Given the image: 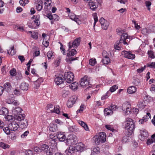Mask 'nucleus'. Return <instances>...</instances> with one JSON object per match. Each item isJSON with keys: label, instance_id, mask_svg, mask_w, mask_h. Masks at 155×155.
<instances>
[{"label": "nucleus", "instance_id": "f257e3e1", "mask_svg": "<svg viewBox=\"0 0 155 155\" xmlns=\"http://www.w3.org/2000/svg\"><path fill=\"white\" fill-rule=\"evenodd\" d=\"M124 124V128L128 133L127 135H131L135 128L134 121L130 118H127L126 119L125 121Z\"/></svg>", "mask_w": 155, "mask_h": 155}, {"label": "nucleus", "instance_id": "f03ea898", "mask_svg": "<svg viewBox=\"0 0 155 155\" xmlns=\"http://www.w3.org/2000/svg\"><path fill=\"white\" fill-rule=\"evenodd\" d=\"M130 36L129 37L127 33H123L121 35L120 39L119 41H117L114 45V48L115 50H120L121 47L119 45L120 43H123L124 45H128V39H130Z\"/></svg>", "mask_w": 155, "mask_h": 155}, {"label": "nucleus", "instance_id": "7ed1b4c3", "mask_svg": "<svg viewBox=\"0 0 155 155\" xmlns=\"http://www.w3.org/2000/svg\"><path fill=\"white\" fill-rule=\"evenodd\" d=\"M80 82L81 86L84 88H86V90L92 87L91 84H90L89 79L86 75L81 79Z\"/></svg>", "mask_w": 155, "mask_h": 155}, {"label": "nucleus", "instance_id": "20e7f679", "mask_svg": "<svg viewBox=\"0 0 155 155\" xmlns=\"http://www.w3.org/2000/svg\"><path fill=\"white\" fill-rule=\"evenodd\" d=\"M64 78L66 82L68 83H71L74 79V76L73 73L71 72H65L64 74Z\"/></svg>", "mask_w": 155, "mask_h": 155}, {"label": "nucleus", "instance_id": "39448f33", "mask_svg": "<svg viewBox=\"0 0 155 155\" xmlns=\"http://www.w3.org/2000/svg\"><path fill=\"white\" fill-rule=\"evenodd\" d=\"M131 105L128 103H124L122 106V110L126 115H129L131 113Z\"/></svg>", "mask_w": 155, "mask_h": 155}, {"label": "nucleus", "instance_id": "423d86ee", "mask_svg": "<svg viewBox=\"0 0 155 155\" xmlns=\"http://www.w3.org/2000/svg\"><path fill=\"white\" fill-rule=\"evenodd\" d=\"M76 140V136L73 134L68 135L65 140V142L68 145H74Z\"/></svg>", "mask_w": 155, "mask_h": 155}, {"label": "nucleus", "instance_id": "0eeeda50", "mask_svg": "<svg viewBox=\"0 0 155 155\" xmlns=\"http://www.w3.org/2000/svg\"><path fill=\"white\" fill-rule=\"evenodd\" d=\"M81 42L80 38H78L75 39L74 41L73 42H70L68 43L69 49L72 47L76 48L78 47L80 45Z\"/></svg>", "mask_w": 155, "mask_h": 155}, {"label": "nucleus", "instance_id": "6e6552de", "mask_svg": "<svg viewBox=\"0 0 155 155\" xmlns=\"http://www.w3.org/2000/svg\"><path fill=\"white\" fill-rule=\"evenodd\" d=\"M99 22L101 25L102 28L105 30H107L109 25V22L103 18H101L99 20Z\"/></svg>", "mask_w": 155, "mask_h": 155}, {"label": "nucleus", "instance_id": "1a4fd4ad", "mask_svg": "<svg viewBox=\"0 0 155 155\" xmlns=\"http://www.w3.org/2000/svg\"><path fill=\"white\" fill-rule=\"evenodd\" d=\"M122 54L124 55L125 58L129 59H133L135 58V55L132 54L130 51H123L122 52Z\"/></svg>", "mask_w": 155, "mask_h": 155}, {"label": "nucleus", "instance_id": "9d476101", "mask_svg": "<svg viewBox=\"0 0 155 155\" xmlns=\"http://www.w3.org/2000/svg\"><path fill=\"white\" fill-rule=\"evenodd\" d=\"M65 80V78L62 75L60 74L56 77L54 80L55 83L57 85H60L63 83Z\"/></svg>", "mask_w": 155, "mask_h": 155}, {"label": "nucleus", "instance_id": "9b49d317", "mask_svg": "<svg viewBox=\"0 0 155 155\" xmlns=\"http://www.w3.org/2000/svg\"><path fill=\"white\" fill-rule=\"evenodd\" d=\"M70 18L71 20L75 21L78 24H80L81 21L78 18V16H77L73 13H70L68 15Z\"/></svg>", "mask_w": 155, "mask_h": 155}, {"label": "nucleus", "instance_id": "f8f14e48", "mask_svg": "<svg viewBox=\"0 0 155 155\" xmlns=\"http://www.w3.org/2000/svg\"><path fill=\"white\" fill-rule=\"evenodd\" d=\"M56 136L57 138L60 141H65L66 137L64 132H59L57 133Z\"/></svg>", "mask_w": 155, "mask_h": 155}, {"label": "nucleus", "instance_id": "ddd939ff", "mask_svg": "<svg viewBox=\"0 0 155 155\" xmlns=\"http://www.w3.org/2000/svg\"><path fill=\"white\" fill-rule=\"evenodd\" d=\"M9 128L12 131H15L16 130L19 126L18 124L15 121H13L8 126Z\"/></svg>", "mask_w": 155, "mask_h": 155}, {"label": "nucleus", "instance_id": "4468645a", "mask_svg": "<svg viewBox=\"0 0 155 155\" xmlns=\"http://www.w3.org/2000/svg\"><path fill=\"white\" fill-rule=\"evenodd\" d=\"M35 5L36 7V9L38 11H41L43 7V2L41 0H37Z\"/></svg>", "mask_w": 155, "mask_h": 155}, {"label": "nucleus", "instance_id": "2eb2a0df", "mask_svg": "<svg viewBox=\"0 0 155 155\" xmlns=\"http://www.w3.org/2000/svg\"><path fill=\"white\" fill-rule=\"evenodd\" d=\"M140 137H139V138L142 141H143L144 140L145 137H148V132L145 130H140Z\"/></svg>", "mask_w": 155, "mask_h": 155}, {"label": "nucleus", "instance_id": "dca6fc26", "mask_svg": "<svg viewBox=\"0 0 155 155\" xmlns=\"http://www.w3.org/2000/svg\"><path fill=\"white\" fill-rule=\"evenodd\" d=\"M76 99L75 97H72V98H70L67 103V107L70 108L72 107L74 104H75Z\"/></svg>", "mask_w": 155, "mask_h": 155}, {"label": "nucleus", "instance_id": "f3484780", "mask_svg": "<svg viewBox=\"0 0 155 155\" xmlns=\"http://www.w3.org/2000/svg\"><path fill=\"white\" fill-rule=\"evenodd\" d=\"M76 148L73 146H70L68 149L65 150V153L68 155H71L76 152Z\"/></svg>", "mask_w": 155, "mask_h": 155}, {"label": "nucleus", "instance_id": "a211bd4d", "mask_svg": "<svg viewBox=\"0 0 155 155\" xmlns=\"http://www.w3.org/2000/svg\"><path fill=\"white\" fill-rule=\"evenodd\" d=\"M97 136L99 137V138L101 141V143H103L105 142L106 140V134L104 132L100 133Z\"/></svg>", "mask_w": 155, "mask_h": 155}, {"label": "nucleus", "instance_id": "6ab92c4d", "mask_svg": "<svg viewBox=\"0 0 155 155\" xmlns=\"http://www.w3.org/2000/svg\"><path fill=\"white\" fill-rule=\"evenodd\" d=\"M49 130L52 132H55L58 130V128L56 124L51 123L49 126Z\"/></svg>", "mask_w": 155, "mask_h": 155}, {"label": "nucleus", "instance_id": "aec40b11", "mask_svg": "<svg viewBox=\"0 0 155 155\" xmlns=\"http://www.w3.org/2000/svg\"><path fill=\"white\" fill-rule=\"evenodd\" d=\"M22 110V109L19 107H15L12 110V112L13 114L15 116L16 115L20 114Z\"/></svg>", "mask_w": 155, "mask_h": 155}, {"label": "nucleus", "instance_id": "412c9836", "mask_svg": "<svg viewBox=\"0 0 155 155\" xmlns=\"http://www.w3.org/2000/svg\"><path fill=\"white\" fill-rule=\"evenodd\" d=\"M21 122L19 125L20 128L21 129H23L27 127L28 125V122L27 120H23Z\"/></svg>", "mask_w": 155, "mask_h": 155}, {"label": "nucleus", "instance_id": "4be33fe9", "mask_svg": "<svg viewBox=\"0 0 155 155\" xmlns=\"http://www.w3.org/2000/svg\"><path fill=\"white\" fill-rule=\"evenodd\" d=\"M29 87L28 84L25 82H22L20 85V88L23 91H27Z\"/></svg>", "mask_w": 155, "mask_h": 155}, {"label": "nucleus", "instance_id": "5701e85b", "mask_svg": "<svg viewBox=\"0 0 155 155\" xmlns=\"http://www.w3.org/2000/svg\"><path fill=\"white\" fill-rule=\"evenodd\" d=\"M25 117V115L24 114H19L15 116V120H16L19 121H21L24 119Z\"/></svg>", "mask_w": 155, "mask_h": 155}, {"label": "nucleus", "instance_id": "b1692460", "mask_svg": "<svg viewBox=\"0 0 155 155\" xmlns=\"http://www.w3.org/2000/svg\"><path fill=\"white\" fill-rule=\"evenodd\" d=\"M4 90L8 92L10 91L11 89L12 86L10 84L9 82H7L4 85Z\"/></svg>", "mask_w": 155, "mask_h": 155}, {"label": "nucleus", "instance_id": "393cba45", "mask_svg": "<svg viewBox=\"0 0 155 155\" xmlns=\"http://www.w3.org/2000/svg\"><path fill=\"white\" fill-rule=\"evenodd\" d=\"M89 5L90 8L93 11H94L98 7V5L95 2H89Z\"/></svg>", "mask_w": 155, "mask_h": 155}, {"label": "nucleus", "instance_id": "a878e982", "mask_svg": "<svg viewBox=\"0 0 155 155\" xmlns=\"http://www.w3.org/2000/svg\"><path fill=\"white\" fill-rule=\"evenodd\" d=\"M85 145L81 143H79L76 146L77 150L81 152L83 151L84 150Z\"/></svg>", "mask_w": 155, "mask_h": 155}, {"label": "nucleus", "instance_id": "bb28decb", "mask_svg": "<svg viewBox=\"0 0 155 155\" xmlns=\"http://www.w3.org/2000/svg\"><path fill=\"white\" fill-rule=\"evenodd\" d=\"M8 111L7 108L3 107H2L1 110H0V114L3 115L5 116L8 114Z\"/></svg>", "mask_w": 155, "mask_h": 155}, {"label": "nucleus", "instance_id": "cd10ccee", "mask_svg": "<svg viewBox=\"0 0 155 155\" xmlns=\"http://www.w3.org/2000/svg\"><path fill=\"white\" fill-rule=\"evenodd\" d=\"M40 16L39 15H37L36 18L35 20L34 21L33 25H36V27H38L40 24Z\"/></svg>", "mask_w": 155, "mask_h": 155}, {"label": "nucleus", "instance_id": "c85d7f7f", "mask_svg": "<svg viewBox=\"0 0 155 155\" xmlns=\"http://www.w3.org/2000/svg\"><path fill=\"white\" fill-rule=\"evenodd\" d=\"M69 86L70 88L74 91L77 90L78 88V83L76 82L72 83Z\"/></svg>", "mask_w": 155, "mask_h": 155}, {"label": "nucleus", "instance_id": "c756f323", "mask_svg": "<svg viewBox=\"0 0 155 155\" xmlns=\"http://www.w3.org/2000/svg\"><path fill=\"white\" fill-rule=\"evenodd\" d=\"M56 139H54L51 140L49 142L50 145L52 147V148H57V142L56 141Z\"/></svg>", "mask_w": 155, "mask_h": 155}, {"label": "nucleus", "instance_id": "7c9ffc66", "mask_svg": "<svg viewBox=\"0 0 155 155\" xmlns=\"http://www.w3.org/2000/svg\"><path fill=\"white\" fill-rule=\"evenodd\" d=\"M136 88L135 87L132 86L128 88L127 91L128 93L132 94L136 91Z\"/></svg>", "mask_w": 155, "mask_h": 155}, {"label": "nucleus", "instance_id": "2f4dec72", "mask_svg": "<svg viewBox=\"0 0 155 155\" xmlns=\"http://www.w3.org/2000/svg\"><path fill=\"white\" fill-rule=\"evenodd\" d=\"M77 53L76 50L74 49H72L71 51H69L67 53V56L69 57L71 56H73L75 54H76Z\"/></svg>", "mask_w": 155, "mask_h": 155}, {"label": "nucleus", "instance_id": "473e14b6", "mask_svg": "<svg viewBox=\"0 0 155 155\" xmlns=\"http://www.w3.org/2000/svg\"><path fill=\"white\" fill-rule=\"evenodd\" d=\"M104 113L105 115H109L113 114V111L109 109V107L108 108H105L104 110Z\"/></svg>", "mask_w": 155, "mask_h": 155}, {"label": "nucleus", "instance_id": "72a5a7b5", "mask_svg": "<svg viewBox=\"0 0 155 155\" xmlns=\"http://www.w3.org/2000/svg\"><path fill=\"white\" fill-rule=\"evenodd\" d=\"M41 148V151H42L45 153L50 149L49 146L46 144H42Z\"/></svg>", "mask_w": 155, "mask_h": 155}, {"label": "nucleus", "instance_id": "f704fd0d", "mask_svg": "<svg viewBox=\"0 0 155 155\" xmlns=\"http://www.w3.org/2000/svg\"><path fill=\"white\" fill-rule=\"evenodd\" d=\"M99 137L97 135H96L93 138V140L96 145H98L100 143H101V141Z\"/></svg>", "mask_w": 155, "mask_h": 155}, {"label": "nucleus", "instance_id": "c9c22d12", "mask_svg": "<svg viewBox=\"0 0 155 155\" xmlns=\"http://www.w3.org/2000/svg\"><path fill=\"white\" fill-rule=\"evenodd\" d=\"M16 51L14 50V47L13 46L11 47L8 50V54L11 55L12 56L14 55L16 53Z\"/></svg>", "mask_w": 155, "mask_h": 155}, {"label": "nucleus", "instance_id": "e433bc0d", "mask_svg": "<svg viewBox=\"0 0 155 155\" xmlns=\"http://www.w3.org/2000/svg\"><path fill=\"white\" fill-rule=\"evenodd\" d=\"M102 62L104 64H107L110 62V60L109 57L104 58L102 59Z\"/></svg>", "mask_w": 155, "mask_h": 155}, {"label": "nucleus", "instance_id": "4c0bfd02", "mask_svg": "<svg viewBox=\"0 0 155 155\" xmlns=\"http://www.w3.org/2000/svg\"><path fill=\"white\" fill-rule=\"evenodd\" d=\"M105 127L107 130H110L112 132H114L116 131V130L113 127L112 125L107 124L105 126Z\"/></svg>", "mask_w": 155, "mask_h": 155}, {"label": "nucleus", "instance_id": "58836bf2", "mask_svg": "<svg viewBox=\"0 0 155 155\" xmlns=\"http://www.w3.org/2000/svg\"><path fill=\"white\" fill-rule=\"evenodd\" d=\"M0 147L4 149L9 148L10 146L9 145L3 142H0Z\"/></svg>", "mask_w": 155, "mask_h": 155}, {"label": "nucleus", "instance_id": "ea45409f", "mask_svg": "<svg viewBox=\"0 0 155 155\" xmlns=\"http://www.w3.org/2000/svg\"><path fill=\"white\" fill-rule=\"evenodd\" d=\"M3 130L4 132L7 135H9L10 134V130L9 127H7L3 128Z\"/></svg>", "mask_w": 155, "mask_h": 155}, {"label": "nucleus", "instance_id": "a19ab883", "mask_svg": "<svg viewBox=\"0 0 155 155\" xmlns=\"http://www.w3.org/2000/svg\"><path fill=\"white\" fill-rule=\"evenodd\" d=\"M78 58V57H76L75 58L73 57L69 58L66 59V61L68 63L71 64V61L77 60Z\"/></svg>", "mask_w": 155, "mask_h": 155}, {"label": "nucleus", "instance_id": "79ce46f5", "mask_svg": "<svg viewBox=\"0 0 155 155\" xmlns=\"http://www.w3.org/2000/svg\"><path fill=\"white\" fill-rule=\"evenodd\" d=\"M111 92H110V91H107L105 95L103 96L101 98V100H104L107 98L111 94Z\"/></svg>", "mask_w": 155, "mask_h": 155}, {"label": "nucleus", "instance_id": "37998d69", "mask_svg": "<svg viewBox=\"0 0 155 155\" xmlns=\"http://www.w3.org/2000/svg\"><path fill=\"white\" fill-rule=\"evenodd\" d=\"M59 106H57L56 107H54V110H51V112L55 113L57 114H58L60 113V110L59 109Z\"/></svg>", "mask_w": 155, "mask_h": 155}, {"label": "nucleus", "instance_id": "c03bdc74", "mask_svg": "<svg viewBox=\"0 0 155 155\" xmlns=\"http://www.w3.org/2000/svg\"><path fill=\"white\" fill-rule=\"evenodd\" d=\"M53 52L52 51H49L47 53V56L48 60L53 59Z\"/></svg>", "mask_w": 155, "mask_h": 155}, {"label": "nucleus", "instance_id": "a18cd8bd", "mask_svg": "<svg viewBox=\"0 0 155 155\" xmlns=\"http://www.w3.org/2000/svg\"><path fill=\"white\" fill-rule=\"evenodd\" d=\"M146 66L152 68H155V62H152L151 63H148Z\"/></svg>", "mask_w": 155, "mask_h": 155}, {"label": "nucleus", "instance_id": "49530a36", "mask_svg": "<svg viewBox=\"0 0 155 155\" xmlns=\"http://www.w3.org/2000/svg\"><path fill=\"white\" fill-rule=\"evenodd\" d=\"M133 83L135 86H138L140 84L139 79L137 78L134 79Z\"/></svg>", "mask_w": 155, "mask_h": 155}, {"label": "nucleus", "instance_id": "de8ad7c7", "mask_svg": "<svg viewBox=\"0 0 155 155\" xmlns=\"http://www.w3.org/2000/svg\"><path fill=\"white\" fill-rule=\"evenodd\" d=\"M118 86L116 85H114L110 88L109 91L111 92H113L118 89Z\"/></svg>", "mask_w": 155, "mask_h": 155}, {"label": "nucleus", "instance_id": "09e8293b", "mask_svg": "<svg viewBox=\"0 0 155 155\" xmlns=\"http://www.w3.org/2000/svg\"><path fill=\"white\" fill-rule=\"evenodd\" d=\"M47 155H53L54 154L53 149H49L46 153Z\"/></svg>", "mask_w": 155, "mask_h": 155}, {"label": "nucleus", "instance_id": "8fccbe9b", "mask_svg": "<svg viewBox=\"0 0 155 155\" xmlns=\"http://www.w3.org/2000/svg\"><path fill=\"white\" fill-rule=\"evenodd\" d=\"M93 16L94 17V26L95 25L96 23L98 21V19L97 18V14L96 13H94L93 14Z\"/></svg>", "mask_w": 155, "mask_h": 155}, {"label": "nucleus", "instance_id": "3c124183", "mask_svg": "<svg viewBox=\"0 0 155 155\" xmlns=\"http://www.w3.org/2000/svg\"><path fill=\"white\" fill-rule=\"evenodd\" d=\"M96 63V61L95 59H91L89 60V64L91 66H94Z\"/></svg>", "mask_w": 155, "mask_h": 155}, {"label": "nucleus", "instance_id": "603ef678", "mask_svg": "<svg viewBox=\"0 0 155 155\" xmlns=\"http://www.w3.org/2000/svg\"><path fill=\"white\" fill-rule=\"evenodd\" d=\"M137 106L139 108L143 109L144 107V105L142 102H138Z\"/></svg>", "mask_w": 155, "mask_h": 155}, {"label": "nucleus", "instance_id": "864d4df0", "mask_svg": "<svg viewBox=\"0 0 155 155\" xmlns=\"http://www.w3.org/2000/svg\"><path fill=\"white\" fill-rule=\"evenodd\" d=\"M148 54L149 55V56L150 58H153L155 57V56L154 57V54L153 51H150L148 52Z\"/></svg>", "mask_w": 155, "mask_h": 155}, {"label": "nucleus", "instance_id": "5fc2aeb1", "mask_svg": "<svg viewBox=\"0 0 155 155\" xmlns=\"http://www.w3.org/2000/svg\"><path fill=\"white\" fill-rule=\"evenodd\" d=\"M109 107V109H110L113 112L117 108V106L114 105H111L110 107Z\"/></svg>", "mask_w": 155, "mask_h": 155}, {"label": "nucleus", "instance_id": "6e6d98bb", "mask_svg": "<svg viewBox=\"0 0 155 155\" xmlns=\"http://www.w3.org/2000/svg\"><path fill=\"white\" fill-rule=\"evenodd\" d=\"M132 22L134 24L135 27L136 29H139L140 28V26L138 25V24L136 23V21L135 20H133Z\"/></svg>", "mask_w": 155, "mask_h": 155}, {"label": "nucleus", "instance_id": "4d7b16f0", "mask_svg": "<svg viewBox=\"0 0 155 155\" xmlns=\"http://www.w3.org/2000/svg\"><path fill=\"white\" fill-rule=\"evenodd\" d=\"M10 73L11 75L12 76H15L16 75V71L15 69H13L11 70L10 71Z\"/></svg>", "mask_w": 155, "mask_h": 155}, {"label": "nucleus", "instance_id": "13d9d810", "mask_svg": "<svg viewBox=\"0 0 155 155\" xmlns=\"http://www.w3.org/2000/svg\"><path fill=\"white\" fill-rule=\"evenodd\" d=\"M25 153L26 155H33V151L30 150H26Z\"/></svg>", "mask_w": 155, "mask_h": 155}, {"label": "nucleus", "instance_id": "bf43d9fd", "mask_svg": "<svg viewBox=\"0 0 155 155\" xmlns=\"http://www.w3.org/2000/svg\"><path fill=\"white\" fill-rule=\"evenodd\" d=\"M52 20L54 21H57L59 20V17L56 14H54L53 15Z\"/></svg>", "mask_w": 155, "mask_h": 155}, {"label": "nucleus", "instance_id": "052dcab7", "mask_svg": "<svg viewBox=\"0 0 155 155\" xmlns=\"http://www.w3.org/2000/svg\"><path fill=\"white\" fill-rule=\"evenodd\" d=\"M29 132L27 130L24 132L21 135V137L22 138H24L26 137L29 134Z\"/></svg>", "mask_w": 155, "mask_h": 155}, {"label": "nucleus", "instance_id": "680f3d73", "mask_svg": "<svg viewBox=\"0 0 155 155\" xmlns=\"http://www.w3.org/2000/svg\"><path fill=\"white\" fill-rule=\"evenodd\" d=\"M22 78V76L21 74V73L20 72H19L18 73V74L17 75L16 77V78L17 80H20Z\"/></svg>", "mask_w": 155, "mask_h": 155}, {"label": "nucleus", "instance_id": "e2e57ef3", "mask_svg": "<svg viewBox=\"0 0 155 155\" xmlns=\"http://www.w3.org/2000/svg\"><path fill=\"white\" fill-rule=\"evenodd\" d=\"M34 150L35 152L37 153H39L41 151V148L37 147H35L34 148Z\"/></svg>", "mask_w": 155, "mask_h": 155}, {"label": "nucleus", "instance_id": "0e129e2a", "mask_svg": "<svg viewBox=\"0 0 155 155\" xmlns=\"http://www.w3.org/2000/svg\"><path fill=\"white\" fill-rule=\"evenodd\" d=\"M69 94V92L66 91H64L62 92V96L64 97H67Z\"/></svg>", "mask_w": 155, "mask_h": 155}, {"label": "nucleus", "instance_id": "69168bd1", "mask_svg": "<svg viewBox=\"0 0 155 155\" xmlns=\"http://www.w3.org/2000/svg\"><path fill=\"white\" fill-rule=\"evenodd\" d=\"M145 4L146 6L148 8V9L150 10V8L149 7L151 5V3L150 1H146Z\"/></svg>", "mask_w": 155, "mask_h": 155}, {"label": "nucleus", "instance_id": "338daca9", "mask_svg": "<svg viewBox=\"0 0 155 155\" xmlns=\"http://www.w3.org/2000/svg\"><path fill=\"white\" fill-rule=\"evenodd\" d=\"M154 142V139H148L147 141V143L148 145H149L153 143Z\"/></svg>", "mask_w": 155, "mask_h": 155}, {"label": "nucleus", "instance_id": "774afa93", "mask_svg": "<svg viewBox=\"0 0 155 155\" xmlns=\"http://www.w3.org/2000/svg\"><path fill=\"white\" fill-rule=\"evenodd\" d=\"M150 90L152 92H155V85L152 84L150 88Z\"/></svg>", "mask_w": 155, "mask_h": 155}]
</instances>
